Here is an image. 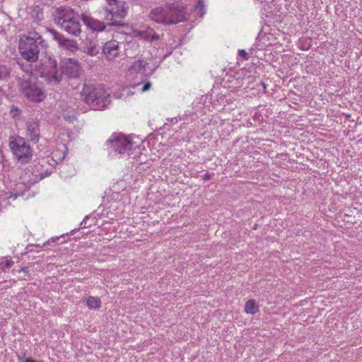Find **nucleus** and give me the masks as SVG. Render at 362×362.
<instances>
[{"instance_id":"nucleus-25","label":"nucleus","mask_w":362,"mask_h":362,"mask_svg":"<svg viewBox=\"0 0 362 362\" xmlns=\"http://www.w3.org/2000/svg\"><path fill=\"white\" fill-rule=\"evenodd\" d=\"M197 4L196 5V10H198L200 11L201 13V16H202L204 14V0H197Z\"/></svg>"},{"instance_id":"nucleus-13","label":"nucleus","mask_w":362,"mask_h":362,"mask_svg":"<svg viewBox=\"0 0 362 362\" xmlns=\"http://www.w3.org/2000/svg\"><path fill=\"white\" fill-rule=\"evenodd\" d=\"M40 131L39 124L37 122L28 121L26 122L25 136L33 143L39 141Z\"/></svg>"},{"instance_id":"nucleus-20","label":"nucleus","mask_w":362,"mask_h":362,"mask_svg":"<svg viewBox=\"0 0 362 362\" xmlns=\"http://www.w3.org/2000/svg\"><path fill=\"white\" fill-rule=\"evenodd\" d=\"M259 311V307L253 299L247 300L245 306V312L247 314L255 315Z\"/></svg>"},{"instance_id":"nucleus-29","label":"nucleus","mask_w":362,"mask_h":362,"mask_svg":"<svg viewBox=\"0 0 362 362\" xmlns=\"http://www.w3.org/2000/svg\"><path fill=\"white\" fill-rule=\"evenodd\" d=\"M211 178V175L209 173H206V174H204V175L203 176V180L204 181H207L209 180H210Z\"/></svg>"},{"instance_id":"nucleus-26","label":"nucleus","mask_w":362,"mask_h":362,"mask_svg":"<svg viewBox=\"0 0 362 362\" xmlns=\"http://www.w3.org/2000/svg\"><path fill=\"white\" fill-rule=\"evenodd\" d=\"M238 55L243 58V59H248L247 53L245 49H239L238 50Z\"/></svg>"},{"instance_id":"nucleus-27","label":"nucleus","mask_w":362,"mask_h":362,"mask_svg":"<svg viewBox=\"0 0 362 362\" xmlns=\"http://www.w3.org/2000/svg\"><path fill=\"white\" fill-rule=\"evenodd\" d=\"M151 86V83L150 82L146 83L143 86V87H142V88H141V91H142V92H145V91L148 90L150 89Z\"/></svg>"},{"instance_id":"nucleus-6","label":"nucleus","mask_w":362,"mask_h":362,"mask_svg":"<svg viewBox=\"0 0 362 362\" xmlns=\"http://www.w3.org/2000/svg\"><path fill=\"white\" fill-rule=\"evenodd\" d=\"M9 146L19 163L25 164L31 160L33 151L24 138L21 136L13 138L9 143Z\"/></svg>"},{"instance_id":"nucleus-21","label":"nucleus","mask_w":362,"mask_h":362,"mask_svg":"<svg viewBox=\"0 0 362 362\" xmlns=\"http://www.w3.org/2000/svg\"><path fill=\"white\" fill-rule=\"evenodd\" d=\"M87 306L90 309H96L100 307V300L98 298L89 296L86 302Z\"/></svg>"},{"instance_id":"nucleus-22","label":"nucleus","mask_w":362,"mask_h":362,"mask_svg":"<svg viewBox=\"0 0 362 362\" xmlns=\"http://www.w3.org/2000/svg\"><path fill=\"white\" fill-rule=\"evenodd\" d=\"M47 31L52 35L53 39L59 43V45L65 38L63 35L58 33L55 30L47 28Z\"/></svg>"},{"instance_id":"nucleus-9","label":"nucleus","mask_w":362,"mask_h":362,"mask_svg":"<svg viewBox=\"0 0 362 362\" xmlns=\"http://www.w3.org/2000/svg\"><path fill=\"white\" fill-rule=\"evenodd\" d=\"M165 6H169V11L166 12V17H168L170 21V25L177 24L180 22L184 21L185 18V7L179 2H173L166 4Z\"/></svg>"},{"instance_id":"nucleus-31","label":"nucleus","mask_w":362,"mask_h":362,"mask_svg":"<svg viewBox=\"0 0 362 362\" xmlns=\"http://www.w3.org/2000/svg\"><path fill=\"white\" fill-rule=\"evenodd\" d=\"M24 362H35V361H34L33 360H32L30 358H25Z\"/></svg>"},{"instance_id":"nucleus-12","label":"nucleus","mask_w":362,"mask_h":362,"mask_svg":"<svg viewBox=\"0 0 362 362\" xmlns=\"http://www.w3.org/2000/svg\"><path fill=\"white\" fill-rule=\"evenodd\" d=\"M102 51L108 60H113L119 54V42L115 40L107 41L103 46Z\"/></svg>"},{"instance_id":"nucleus-24","label":"nucleus","mask_w":362,"mask_h":362,"mask_svg":"<svg viewBox=\"0 0 362 362\" xmlns=\"http://www.w3.org/2000/svg\"><path fill=\"white\" fill-rule=\"evenodd\" d=\"M21 110L18 107L13 105L10 110V114L13 117H16L20 115Z\"/></svg>"},{"instance_id":"nucleus-16","label":"nucleus","mask_w":362,"mask_h":362,"mask_svg":"<svg viewBox=\"0 0 362 362\" xmlns=\"http://www.w3.org/2000/svg\"><path fill=\"white\" fill-rule=\"evenodd\" d=\"M31 176L32 177H30V175H29L28 172L25 171L21 175V180L25 185L30 186L44 178V176L42 175L31 173Z\"/></svg>"},{"instance_id":"nucleus-30","label":"nucleus","mask_w":362,"mask_h":362,"mask_svg":"<svg viewBox=\"0 0 362 362\" xmlns=\"http://www.w3.org/2000/svg\"><path fill=\"white\" fill-rule=\"evenodd\" d=\"M19 273L21 272H23V273H25V274H28V269L26 267H22L19 271H18Z\"/></svg>"},{"instance_id":"nucleus-17","label":"nucleus","mask_w":362,"mask_h":362,"mask_svg":"<svg viewBox=\"0 0 362 362\" xmlns=\"http://www.w3.org/2000/svg\"><path fill=\"white\" fill-rule=\"evenodd\" d=\"M11 69L8 64L0 60V81H6L11 76Z\"/></svg>"},{"instance_id":"nucleus-5","label":"nucleus","mask_w":362,"mask_h":362,"mask_svg":"<svg viewBox=\"0 0 362 362\" xmlns=\"http://www.w3.org/2000/svg\"><path fill=\"white\" fill-rule=\"evenodd\" d=\"M81 97L86 104L93 107L101 105L104 108L109 102V95L100 84L84 83Z\"/></svg>"},{"instance_id":"nucleus-18","label":"nucleus","mask_w":362,"mask_h":362,"mask_svg":"<svg viewBox=\"0 0 362 362\" xmlns=\"http://www.w3.org/2000/svg\"><path fill=\"white\" fill-rule=\"evenodd\" d=\"M60 46L72 52H74L78 49V44L76 40H69L66 37L63 40L62 42L60 44Z\"/></svg>"},{"instance_id":"nucleus-19","label":"nucleus","mask_w":362,"mask_h":362,"mask_svg":"<svg viewBox=\"0 0 362 362\" xmlns=\"http://www.w3.org/2000/svg\"><path fill=\"white\" fill-rule=\"evenodd\" d=\"M147 65V62L144 59L135 60L132 65L129 66V70L132 72H139L140 71L145 69Z\"/></svg>"},{"instance_id":"nucleus-14","label":"nucleus","mask_w":362,"mask_h":362,"mask_svg":"<svg viewBox=\"0 0 362 362\" xmlns=\"http://www.w3.org/2000/svg\"><path fill=\"white\" fill-rule=\"evenodd\" d=\"M137 35L141 38L149 42L158 40L160 39V36L154 31L153 29L151 28H148L144 30L138 31Z\"/></svg>"},{"instance_id":"nucleus-3","label":"nucleus","mask_w":362,"mask_h":362,"mask_svg":"<svg viewBox=\"0 0 362 362\" xmlns=\"http://www.w3.org/2000/svg\"><path fill=\"white\" fill-rule=\"evenodd\" d=\"M46 47L42 37L37 32H29L19 41L18 49L22 58L28 62H36L41 50Z\"/></svg>"},{"instance_id":"nucleus-11","label":"nucleus","mask_w":362,"mask_h":362,"mask_svg":"<svg viewBox=\"0 0 362 362\" xmlns=\"http://www.w3.org/2000/svg\"><path fill=\"white\" fill-rule=\"evenodd\" d=\"M81 20L88 29L95 32H102L109 27L103 20L100 21L84 13L81 15Z\"/></svg>"},{"instance_id":"nucleus-32","label":"nucleus","mask_w":362,"mask_h":362,"mask_svg":"<svg viewBox=\"0 0 362 362\" xmlns=\"http://www.w3.org/2000/svg\"><path fill=\"white\" fill-rule=\"evenodd\" d=\"M25 354H23V356H18V358L19 359H23V358H25Z\"/></svg>"},{"instance_id":"nucleus-8","label":"nucleus","mask_w":362,"mask_h":362,"mask_svg":"<svg viewBox=\"0 0 362 362\" xmlns=\"http://www.w3.org/2000/svg\"><path fill=\"white\" fill-rule=\"evenodd\" d=\"M107 142L115 152L119 154H132L133 147L132 142L125 136L121 134H114Z\"/></svg>"},{"instance_id":"nucleus-2","label":"nucleus","mask_w":362,"mask_h":362,"mask_svg":"<svg viewBox=\"0 0 362 362\" xmlns=\"http://www.w3.org/2000/svg\"><path fill=\"white\" fill-rule=\"evenodd\" d=\"M129 6L121 0H103L98 8V15L109 27L122 26L129 28L128 23H122L128 13Z\"/></svg>"},{"instance_id":"nucleus-10","label":"nucleus","mask_w":362,"mask_h":362,"mask_svg":"<svg viewBox=\"0 0 362 362\" xmlns=\"http://www.w3.org/2000/svg\"><path fill=\"white\" fill-rule=\"evenodd\" d=\"M170 7L163 6L157 7L153 9L149 13V18L158 23H162L164 25H170V22H173L170 20L168 17H166L168 11H169Z\"/></svg>"},{"instance_id":"nucleus-15","label":"nucleus","mask_w":362,"mask_h":362,"mask_svg":"<svg viewBox=\"0 0 362 362\" xmlns=\"http://www.w3.org/2000/svg\"><path fill=\"white\" fill-rule=\"evenodd\" d=\"M100 47L96 41L88 40L83 52L91 57H95L99 53Z\"/></svg>"},{"instance_id":"nucleus-33","label":"nucleus","mask_w":362,"mask_h":362,"mask_svg":"<svg viewBox=\"0 0 362 362\" xmlns=\"http://www.w3.org/2000/svg\"><path fill=\"white\" fill-rule=\"evenodd\" d=\"M262 85H263V88L265 89V88H266V85H265V83H262Z\"/></svg>"},{"instance_id":"nucleus-23","label":"nucleus","mask_w":362,"mask_h":362,"mask_svg":"<svg viewBox=\"0 0 362 362\" xmlns=\"http://www.w3.org/2000/svg\"><path fill=\"white\" fill-rule=\"evenodd\" d=\"M13 261L11 259H8L5 258L4 260H2L0 263L1 268L4 270L5 269H9L13 265Z\"/></svg>"},{"instance_id":"nucleus-4","label":"nucleus","mask_w":362,"mask_h":362,"mask_svg":"<svg viewBox=\"0 0 362 362\" xmlns=\"http://www.w3.org/2000/svg\"><path fill=\"white\" fill-rule=\"evenodd\" d=\"M54 23L66 33L78 36L81 33V25L78 14L66 6L57 8L54 13Z\"/></svg>"},{"instance_id":"nucleus-7","label":"nucleus","mask_w":362,"mask_h":362,"mask_svg":"<svg viewBox=\"0 0 362 362\" xmlns=\"http://www.w3.org/2000/svg\"><path fill=\"white\" fill-rule=\"evenodd\" d=\"M19 86L24 95L33 102H41L45 98V93L40 84L22 79Z\"/></svg>"},{"instance_id":"nucleus-34","label":"nucleus","mask_w":362,"mask_h":362,"mask_svg":"<svg viewBox=\"0 0 362 362\" xmlns=\"http://www.w3.org/2000/svg\"><path fill=\"white\" fill-rule=\"evenodd\" d=\"M26 170H28V171H29V172H30V171H31L28 168H26Z\"/></svg>"},{"instance_id":"nucleus-28","label":"nucleus","mask_w":362,"mask_h":362,"mask_svg":"<svg viewBox=\"0 0 362 362\" xmlns=\"http://www.w3.org/2000/svg\"><path fill=\"white\" fill-rule=\"evenodd\" d=\"M89 219L88 216H86L83 221L81 223L80 226L81 228H86L87 226V221Z\"/></svg>"},{"instance_id":"nucleus-1","label":"nucleus","mask_w":362,"mask_h":362,"mask_svg":"<svg viewBox=\"0 0 362 362\" xmlns=\"http://www.w3.org/2000/svg\"><path fill=\"white\" fill-rule=\"evenodd\" d=\"M81 66L77 59H68L63 65L57 68V63L54 59L49 58L43 65L40 76L53 84H59L64 78L75 79L79 77Z\"/></svg>"}]
</instances>
